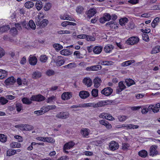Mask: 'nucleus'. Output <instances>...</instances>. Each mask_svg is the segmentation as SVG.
Returning a JSON list of instances; mask_svg holds the SVG:
<instances>
[{"label":"nucleus","instance_id":"11","mask_svg":"<svg viewBox=\"0 0 160 160\" xmlns=\"http://www.w3.org/2000/svg\"><path fill=\"white\" fill-rule=\"evenodd\" d=\"M102 68L101 65H98L88 67L86 68V70L87 71H96L99 70H100Z\"/></svg>","mask_w":160,"mask_h":160},{"label":"nucleus","instance_id":"18","mask_svg":"<svg viewBox=\"0 0 160 160\" xmlns=\"http://www.w3.org/2000/svg\"><path fill=\"white\" fill-rule=\"evenodd\" d=\"M90 95L89 93L87 91H82L79 93V96L82 99L86 98Z\"/></svg>","mask_w":160,"mask_h":160},{"label":"nucleus","instance_id":"36","mask_svg":"<svg viewBox=\"0 0 160 160\" xmlns=\"http://www.w3.org/2000/svg\"><path fill=\"white\" fill-rule=\"evenodd\" d=\"M9 29V27L8 25L2 26L0 27V32L2 33L4 32L8 31Z\"/></svg>","mask_w":160,"mask_h":160},{"label":"nucleus","instance_id":"6","mask_svg":"<svg viewBox=\"0 0 160 160\" xmlns=\"http://www.w3.org/2000/svg\"><path fill=\"white\" fill-rule=\"evenodd\" d=\"M113 90L110 87H108L104 88L101 91L102 94L107 96H110Z\"/></svg>","mask_w":160,"mask_h":160},{"label":"nucleus","instance_id":"63","mask_svg":"<svg viewBox=\"0 0 160 160\" xmlns=\"http://www.w3.org/2000/svg\"><path fill=\"white\" fill-rule=\"evenodd\" d=\"M14 138H15L18 140V142H22L23 141V139L22 138V137L20 136L16 135L14 136Z\"/></svg>","mask_w":160,"mask_h":160},{"label":"nucleus","instance_id":"41","mask_svg":"<svg viewBox=\"0 0 160 160\" xmlns=\"http://www.w3.org/2000/svg\"><path fill=\"white\" fill-rule=\"evenodd\" d=\"M60 53L62 55L64 56H68L71 54V52L67 49L62 50L60 51Z\"/></svg>","mask_w":160,"mask_h":160},{"label":"nucleus","instance_id":"39","mask_svg":"<svg viewBox=\"0 0 160 160\" xmlns=\"http://www.w3.org/2000/svg\"><path fill=\"white\" fill-rule=\"evenodd\" d=\"M159 21V18L158 17H157L155 18L154 20L152 22V23L151 25L152 26L153 28H155V27L157 25V23Z\"/></svg>","mask_w":160,"mask_h":160},{"label":"nucleus","instance_id":"47","mask_svg":"<svg viewBox=\"0 0 160 160\" xmlns=\"http://www.w3.org/2000/svg\"><path fill=\"white\" fill-rule=\"evenodd\" d=\"M16 153V150H15L11 149L7 152V154L9 156H10L15 154Z\"/></svg>","mask_w":160,"mask_h":160},{"label":"nucleus","instance_id":"24","mask_svg":"<svg viewBox=\"0 0 160 160\" xmlns=\"http://www.w3.org/2000/svg\"><path fill=\"white\" fill-rule=\"evenodd\" d=\"M44 108V112L45 113L48 111L50 110L56 108V106L55 105H48L45 107H43Z\"/></svg>","mask_w":160,"mask_h":160},{"label":"nucleus","instance_id":"45","mask_svg":"<svg viewBox=\"0 0 160 160\" xmlns=\"http://www.w3.org/2000/svg\"><path fill=\"white\" fill-rule=\"evenodd\" d=\"M28 23L26 21H23L21 22V24L23 28H25L28 30H29V27L28 26Z\"/></svg>","mask_w":160,"mask_h":160},{"label":"nucleus","instance_id":"16","mask_svg":"<svg viewBox=\"0 0 160 160\" xmlns=\"http://www.w3.org/2000/svg\"><path fill=\"white\" fill-rule=\"evenodd\" d=\"M29 63L32 65H35L37 62V59L35 56L30 55L29 58Z\"/></svg>","mask_w":160,"mask_h":160},{"label":"nucleus","instance_id":"31","mask_svg":"<svg viewBox=\"0 0 160 160\" xmlns=\"http://www.w3.org/2000/svg\"><path fill=\"white\" fill-rule=\"evenodd\" d=\"M28 26L29 27V29H32L35 30L36 28V25L34 22L32 20H30L28 23Z\"/></svg>","mask_w":160,"mask_h":160},{"label":"nucleus","instance_id":"2","mask_svg":"<svg viewBox=\"0 0 160 160\" xmlns=\"http://www.w3.org/2000/svg\"><path fill=\"white\" fill-rule=\"evenodd\" d=\"M69 116V113L68 112L62 111L57 113L55 117L58 119H65Z\"/></svg>","mask_w":160,"mask_h":160},{"label":"nucleus","instance_id":"4","mask_svg":"<svg viewBox=\"0 0 160 160\" xmlns=\"http://www.w3.org/2000/svg\"><path fill=\"white\" fill-rule=\"evenodd\" d=\"M139 40V38L137 37H132L128 39L126 41V43L129 45H133L137 43Z\"/></svg>","mask_w":160,"mask_h":160},{"label":"nucleus","instance_id":"48","mask_svg":"<svg viewBox=\"0 0 160 160\" xmlns=\"http://www.w3.org/2000/svg\"><path fill=\"white\" fill-rule=\"evenodd\" d=\"M44 112L43 108L42 107L41 108L40 110L35 111L34 112V113L35 114H39L41 115L42 113H45Z\"/></svg>","mask_w":160,"mask_h":160},{"label":"nucleus","instance_id":"46","mask_svg":"<svg viewBox=\"0 0 160 160\" xmlns=\"http://www.w3.org/2000/svg\"><path fill=\"white\" fill-rule=\"evenodd\" d=\"M48 59V57L46 55H41L40 58V61L43 62H46Z\"/></svg>","mask_w":160,"mask_h":160},{"label":"nucleus","instance_id":"54","mask_svg":"<svg viewBox=\"0 0 160 160\" xmlns=\"http://www.w3.org/2000/svg\"><path fill=\"white\" fill-rule=\"evenodd\" d=\"M55 74L54 71L52 70L49 69L46 72V74L48 76H51Z\"/></svg>","mask_w":160,"mask_h":160},{"label":"nucleus","instance_id":"61","mask_svg":"<svg viewBox=\"0 0 160 160\" xmlns=\"http://www.w3.org/2000/svg\"><path fill=\"white\" fill-rule=\"evenodd\" d=\"M63 15L65 20H67L71 21H73L72 18H71V17L69 15H68L67 14H65Z\"/></svg>","mask_w":160,"mask_h":160},{"label":"nucleus","instance_id":"27","mask_svg":"<svg viewBox=\"0 0 160 160\" xmlns=\"http://www.w3.org/2000/svg\"><path fill=\"white\" fill-rule=\"evenodd\" d=\"M128 20L127 18L125 17L120 19L119 20V23L122 26L125 25L127 23Z\"/></svg>","mask_w":160,"mask_h":160},{"label":"nucleus","instance_id":"50","mask_svg":"<svg viewBox=\"0 0 160 160\" xmlns=\"http://www.w3.org/2000/svg\"><path fill=\"white\" fill-rule=\"evenodd\" d=\"M45 142H47L53 143L55 142L54 139L51 137H45Z\"/></svg>","mask_w":160,"mask_h":160},{"label":"nucleus","instance_id":"35","mask_svg":"<svg viewBox=\"0 0 160 160\" xmlns=\"http://www.w3.org/2000/svg\"><path fill=\"white\" fill-rule=\"evenodd\" d=\"M53 47L57 51H59L63 48L62 46L58 43H55L53 45Z\"/></svg>","mask_w":160,"mask_h":160},{"label":"nucleus","instance_id":"40","mask_svg":"<svg viewBox=\"0 0 160 160\" xmlns=\"http://www.w3.org/2000/svg\"><path fill=\"white\" fill-rule=\"evenodd\" d=\"M21 146V144L15 142H13L10 144V146L12 148H19Z\"/></svg>","mask_w":160,"mask_h":160},{"label":"nucleus","instance_id":"42","mask_svg":"<svg viewBox=\"0 0 160 160\" xmlns=\"http://www.w3.org/2000/svg\"><path fill=\"white\" fill-rule=\"evenodd\" d=\"M56 99L55 96H52L51 97L48 98L46 100V102L47 103H52L53 101H55Z\"/></svg>","mask_w":160,"mask_h":160},{"label":"nucleus","instance_id":"38","mask_svg":"<svg viewBox=\"0 0 160 160\" xmlns=\"http://www.w3.org/2000/svg\"><path fill=\"white\" fill-rule=\"evenodd\" d=\"M125 82L126 83L127 86L128 87L130 86L135 83L134 81L130 78L129 79H126L125 81Z\"/></svg>","mask_w":160,"mask_h":160},{"label":"nucleus","instance_id":"8","mask_svg":"<svg viewBox=\"0 0 160 160\" xmlns=\"http://www.w3.org/2000/svg\"><path fill=\"white\" fill-rule=\"evenodd\" d=\"M111 18L110 14L105 13L103 15V17L100 18L99 21L101 23H104L105 22L109 21Z\"/></svg>","mask_w":160,"mask_h":160},{"label":"nucleus","instance_id":"51","mask_svg":"<svg viewBox=\"0 0 160 160\" xmlns=\"http://www.w3.org/2000/svg\"><path fill=\"white\" fill-rule=\"evenodd\" d=\"M84 10L83 8L80 6L78 7L76 9V12L79 14H81Z\"/></svg>","mask_w":160,"mask_h":160},{"label":"nucleus","instance_id":"3","mask_svg":"<svg viewBox=\"0 0 160 160\" xmlns=\"http://www.w3.org/2000/svg\"><path fill=\"white\" fill-rule=\"evenodd\" d=\"M54 62L56 63L57 66H60L63 65L65 62L63 58L61 56H58L53 59Z\"/></svg>","mask_w":160,"mask_h":160},{"label":"nucleus","instance_id":"57","mask_svg":"<svg viewBox=\"0 0 160 160\" xmlns=\"http://www.w3.org/2000/svg\"><path fill=\"white\" fill-rule=\"evenodd\" d=\"M142 37L144 41H148L149 40V37L146 33H143L142 35Z\"/></svg>","mask_w":160,"mask_h":160},{"label":"nucleus","instance_id":"23","mask_svg":"<svg viewBox=\"0 0 160 160\" xmlns=\"http://www.w3.org/2000/svg\"><path fill=\"white\" fill-rule=\"evenodd\" d=\"M42 76L41 72L38 71L33 72L32 74V77L34 79H37L40 78Z\"/></svg>","mask_w":160,"mask_h":160},{"label":"nucleus","instance_id":"37","mask_svg":"<svg viewBox=\"0 0 160 160\" xmlns=\"http://www.w3.org/2000/svg\"><path fill=\"white\" fill-rule=\"evenodd\" d=\"M32 101L31 99L30 100L27 98H23L22 99V101L23 103L27 105L31 104L32 103Z\"/></svg>","mask_w":160,"mask_h":160},{"label":"nucleus","instance_id":"34","mask_svg":"<svg viewBox=\"0 0 160 160\" xmlns=\"http://www.w3.org/2000/svg\"><path fill=\"white\" fill-rule=\"evenodd\" d=\"M15 108L18 112H20L22 110H23L22 105L19 102L15 104Z\"/></svg>","mask_w":160,"mask_h":160},{"label":"nucleus","instance_id":"7","mask_svg":"<svg viewBox=\"0 0 160 160\" xmlns=\"http://www.w3.org/2000/svg\"><path fill=\"white\" fill-rule=\"evenodd\" d=\"M109 147L111 150L114 151L118 148L119 145L117 142L113 141L110 142Z\"/></svg>","mask_w":160,"mask_h":160},{"label":"nucleus","instance_id":"15","mask_svg":"<svg viewBox=\"0 0 160 160\" xmlns=\"http://www.w3.org/2000/svg\"><path fill=\"white\" fill-rule=\"evenodd\" d=\"M102 80L100 78L98 77H96L93 80L94 87L96 88L99 87L101 85Z\"/></svg>","mask_w":160,"mask_h":160},{"label":"nucleus","instance_id":"17","mask_svg":"<svg viewBox=\"0 0 160 160\" xmlns=\"http://www.w3.org/2000/svg\"><path fill=\"white\" fill-rule=\"evenodd\" d=\"M97 12V10L94 8H91L89 9L87 13L88 17L90 18L93 16Z\"/></svg>","mask_w":160,"mask_h":160},{"label":"nucleus","instance_id":"9","mask_svg":"<svg viewBox=\"0 0 160 160\" xmlns=\"http://www.w3.org/2000/svg\"><path fill=\"white\" fill-rule=\"evenodd\" d=\"M157 148L158 146L156 145H153L150 148V156H153L158 154V152L157 150Z\"/></svg>","mask_w":160,"mask_h":160},{"label":"nucleus","instance_id":"33","mask_svg":"<svg viewBox=\"0 0 160 160\" xmlns=\"http://www.w3.org/2000/svg\"><path fill=\"white\" fill-rule=\"evenodd\" d=\"M34 5V4L31 1H28L25 2L24 4L25 7L28 8L29 9L32 8Z\"/></svg>","mask_w":160,"mask_h":160},{"label":"nucleus","instance_id":"58","mask_svg":"<svg viewBox=\"0 0 160 160\" xmlns=\"http://www.w3.org/2000/svg\"><path fill=\"white\" fill-rule=\"evenodd\" d=\"M105 119H108L110 121H112L115 120L114 118L112 117L111 115L107 113V115L105 118Z\"/></svg>","mask_w":160,"mask_h":160},{"label":"nucleus","instance_id":"26","mask_svg":"<svg viewBox=\"0 0 160 160\" xmlns=\"http://www.w3.org/2000/svg\"><path fill=\"white\" fill-rule=\"evenodd\" d=\"M77 67V64L75 62H71L69 64L63 66L64 68H67L68 69H72L75 68Z\"/></svg>","mask_w":160,"mask_h":160},{"label":"nucleus","instance_id":"20","mask_svg":"<svg viewBox=\"0 0 160 160\" xmlns=\"http://www.w3.org/2000/svg\"><path fill=\"white\" fill-rule=\"evenodd\" d=\"M102 48L103 47L101 46H96L93 48V52L95 54H99L102 51Z\"/></svg>","mask_w":160,"mask_h":160},{"label":"nucleus","instance_id":"52","mask_svg":"<svg viewBox=\"0 0 160 160\" xmlns=\"http://www.w3.org/2000/svg\"><path fill=\"white\" fill-rule=\"evenodd\" d=\"M8 102V100L4 97H1L0 98V102L2 104L4 105L6 104Z\"/></svg>","mask_w":160,"mask_h":160},{"label":"nucleus","instance_id":"13","mask_svg":"<svg viewBox=\"0 0 160 160\" xmlns=\"http://www.w3.org/2000/svg\"><path fill=\"white\" fill-rule=\"evenodd\" d=\"M75 143L72 141H70L66 143L64 145L63 149L64 150L70 149L73 148Z\"/></svg>","mask_w":160,"mask_h":160},{"label":"nucleus","instance_id":"12","mask_svg":"<svg viewBox=\"0 0 160 160\" xmlns=\"http://www.w3.org/2000/svg\"><path fill=\"white\" fill-rule=\"evenodd\" d=\"M16 82V79L13 76L7 78L5 81V83L7 85H13Z\"/></svg>","mask_w":160,"mask_h":160},{"label":"nucleus","instance_id":"55","mask_svg":"<svg viewBox=\"0 0 160 160\" xmlns=\"http://www.w3.org/2000/svg\"><path fill=\"white\" fill-rule=\"evenodd\" d=\"M118 118L120 122L125 121L127 118V117L125 116H120L118 117Z\"/></svg>","mask_w":160,"mask_h":160},{"label":"nucleus","instance_id":"1","mask_svg":"<svg viewBox=\"0 0 160 160\" xmlns=\"http://www.w3.org/2000/svg\"><path fill=\"white\" fill-rule=\"evenodd\" d=\"M113 102L112 100H106L101 101L97 103H92V107L94 108H97L104 107L105 106L111 104Z\"/></svg>","mask_w":160,"mask_h":160},{"label":"nucleus","instance_id":"59","mask_svg":"<svg viewBox=\"0 0 160 160\" xmlns=\"http://www.w3.org/2000/svg\"><path fill=\"white\" fill-rule=\"evenodd\" d=\"M159 52L158 49V47H155L152 49L151 51V53L152 54L156 53Z\"/></svg>","mask_w":160,"mask_h":160},{"label":"nucleus","instance_id":"32","mask_svg":"<svg viewBox=\"0 0 160 160\" xmlns=\"http://www.w3.org/2000/svg\"><path fill=\"white\" fill-rule=\"evenodd\" d=\"M35 6L36 9L38 10H40L42 8L43 6L42 2L40 0L37 1L36 3Z\"/></svg>","mask_w":160,"mask_h":160},{"label":"nucleus","instance_id":"44","mask_svg":"<svg viewBox=\"0 0 160 160\" xmlns=\"http://www.w3.org/2000/svg\"><path fill=\"white\" fill-rule=\"evenodd\" d=\"M98 90L97 89H93L91 92L92 96L94 97H96L98 95Z\"/></svg>","mask_w":160,"mask_h":160},{"label":"nucleus","instance_id":"21","mask_svg":"<svg viewBox=\"0 0 160 160\" xmlns=\"http://www.w3.org/2000/svg\"><path fill=\"white\" fill-rule=\"evenodd\" d=\"M71 93L68 92H64L62 95V98L63 100H68L72 97Z\"/></svg>","mask_w":160,"mask_h":160},{"label":"nucleus","instance_id":"22","mask_svg":"<svg viewBox=\"0 0 160 160\" xmlns=\"http://www.w3.org/2000/svg\"><path fill=\"white\" fill-rule=\"evenodd\" d=\"M114 47L112 45L109 44L105 46L104 48V51L106 53L110 52Z\"/></svg>","mask_w":160,"mask_h":160},{"label":"nucleus","instance_id":"29","mask_svg":"<svg viewBox=\"0 0 160 160\" xmlns=\"http://www.w3.org/2000/svg\"><path fill=\"white\" fill-rule=\"evenodd\" d=\"M48 23V20L46 19H44L41 21L40 25H39L38 26L40 27L41 28H43L47 26Z\"/></svg>","mask_w":160,"mask_h":160},{"label":"nucleus","instance_id":"53","mask_svg":"<svg viewBox=\"0 0 160 160\" xmlns=\"http://www.w3.org/2000/svg\"><path fill=\"white\" fill-rule=\"evenodd\" d=\"M51 7V4L50 3H47L44 7V10L47 11L49 10Z\"/></svg>","mask_w":160,"mask_h":160},{"label":"nucleus","instance_id":"25","mask_svg":"<svg viewBox=\"0 0 160 160\" xmlns=\"http://www.w3.org/2000/svg\"><path fill=\"white\" fill-rule=\"evenodd\" d=\"M8 76V72L6 71L0 69V79H3Z\"/></svg>","mask_w":160,"mask_h":160},{"label":"nucleus","instance_id":"30","mask_svg":"<svg viewBox=\"0 0 160 160\" xmlns=\"http://www.w3.org/2000/svg\"><path fill=\"white\" fill-rule=\"evenodd\" d=\"M138 155L141 157L145 158L148 155V152L146 151L142 150L138 152Z\"/></svg>","mask_w":160,"mask_h":160},{"label":"nucleus","instance_id":"10","mask_svg":"<svg viewBox=\"0 0 160 160\" xmlns=\"http://www.w3.org/2000/svg\"><path fill=\"white\" fill-rule=\"evenodd\" d=\"M126 87L123 84V82L121 81L118 83V86L116 89V93L119 94L122 91L126 88Z\"/></svg>","mask_w":160,"mask_h":160},{"label":"nucleus","instance_id":"56","mask_svg":"<svg viewBox=\"0 0 160 160\" xmlns=\"http://www.w3.org/2000/svg\"><path fill=\"white\" fill-rule=\"evenodd\" d=\"M5 51L4 49L0 46V58L4 56L5 54Z\"/></svg>","mask_w":160,"mask_h":160},{"label":"nucleus","instance_id":"19","mask_svg":"<svg viewBox=\"0 0 160 160\" xmlns=\"http://www.w3.org/2000/svg\"><path fill=\"white\" fill-rule=\"evenodd\" d=\"M83 82L88 87H91L92 84V80L89 78H84L83 80Z\"/></svg>","mask_w":160,"mask_h":160},{"label":"nucleus","instance_id":"14","mask_svg":"<svg viewBox=\"0 0 160 160\" xmlns=\"http://www.w3.org/2000/svg\"><path fill=\"white\" fill-rule=\"evenodd\" d=\"M20 127L22 128V130L24 131H30L33 129L34 127L33 126L27 124L20 125Z\"/></svg>","mask_w":160,"mask_h":160},{"label":"nucleus","instance_id":"5","mask_svg":"<svg viewBox=\"0 0 160 160\" xmlns=\"http://www.w3.org/2000/svg\"><path fill=\"white\" fill-rule=\"evenodd\" d=\"M45 97L41 94L33 95L31 97V100L37 102H41L45 100Z\"/></svg>","mask_w":160,"mask_h":160},{"label":"nucleus","instance_id":"60","mask_svg":"<svg viewBox=\"0 0 160 160\" xmlns=\"http://www.w3.org/2000/svg\"><path fill=\"white\" fill-rule=\"evenodd\" d=\"M113 62L111 61H105L102 62V64L105 65H112Z\"/></svg>","mask_w":160,"mask_h":160},{"label":"nucleus","instance_id":"28","mask_svg":"<svg viewBox=\"0 0 160 160\" xmlns=\"http://www.w3.org/2000/svg\"><path fill=\"white\" fill-rule=\"evenodd\" d=\"M89 130L86 128L82 129L81 131V133L82 135L84 137H86L89 134Z\"/></svg>","mask_w":160,"mask_h":160},{"label":"nucleus","instance_id":"49","mask_svg":"<svg viewBox=\"0 0 160 160\" xmlns=\"http://www.w3.org/2000/svg\"><path fill=\"white\" fill-rule=\"evenodd\" d=\"M132 63V61L128 60L123 62L122 63V66L125 67L130 65Z\"/></svg>","mask_w":160,"mask_h":160},{"label":"nucleus","instance_id":"64","mask_svg":"<svg viewBox=\"0 0 160 160\" xmlns=\"http://www.w3.org/2000/svg\"><path fill=\"white\" fill-rule=\"evenodd\" d=\"M129 147V145L128 143H123L122 144V149L126 150L128 149Z\"/></svg>","mask_w":160,"mask_h":160},{"label":"nucleus","instance_id":"62","mask_svg":"<svg viewBox=\"0 0 160 160\" xmlns=\"http://www.w3.org/2000/svg\"><path fill=\"white\" fill-rule=\"evenodd\" d=\"M87 40L88 41H94L95 40V38L91 36L88 35L87 38Z\"/></svg>","mask_w":160,"mask_h":160},{"label":"nucleus","instance_id":"43","mask_svg":"<svg viewBox=\"0 0 160 160\" xmlns=\"http://www.w3.org/2000/svg\"><path fill=\"white\" fill-rule=\"evenodd\" d=\"M7 140V137L4 134H0V141L2 142H5Z\"/></svg>","mask_w":160,"mask_h":160}]
</instances>
